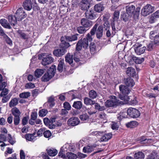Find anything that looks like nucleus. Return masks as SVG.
I'll return each mask as SVG.
<instances>
[{
  "label": "nucleus",
  "mask_w": 159,
  "mask_h": 159,
  "mask_svg": "<svg viewBox=\"0 0 159 159\" xmlns=\"http://www.w3.org/2000/svg\"><path fill=\"white\" fill-rule=\"evenodd\" d=\"M98 26V24H95L91 30L90 33L87 34L86 38L81 39L78 41L76 44V50L79 51L81 49L82 47L84 48H86L88 47L89 41V42L92 41V36L94 35Z\"/></svg>",
  "instance_id": "f257e3e1"
},
{
  "label": "nucleus",
  "mask_w": 159,
  "mask_h": 159,
  "mask_svg": "<svg viewBox=\"0 0 159 159\" xmlns=\"http://www.w3.org/2000/svg\"><path fill=\"white\" fill-rule=\"evenodd\" d=\"M119 88L120 93L119 95V98L124 101V103H127L129 100V97L128 95L130 90L128 87L124 85H120Z\"/></svg>",
  "instance_id": "f03ea898"
},
{
  "label": "nucleus",
  "mask_w": 159,
  "mask_h": 159,
  "mask_svg": "<svg viewBox=\"0 0 159 159\" xmlns=\"http://www.w3.org/2000/svg\"><path fill=\"white\" fill-rule=\"evenodd\" d=\"M126 9L127 14L129 16H132L133 15V18L135 19L138 18L139 15L140 7H138L136 8L135 11V6L132 5L126 6Z\"/></svg>",
  "instance_id": "7ed1b4c3"
},
{
  "label": "nucleus",
  "mask_w": 159,
  "mask_h": 159,
  "mask_svg": "<svg viewBox=\"0 0 159 159\" xmlns=\"http://www.w3.org/2000/svg\"><path fill=\"white\" fill-rule=\"evenodd\" d=\"M120 103L119 100L116 96H112L110 97V99L107 100L105 103V105L107 107H114Z\"/></svg>",
  "instance_id": "20e7f679"
},
{
  "label": "nucleus",
  "mask_w": 159,
  "mask_h": 159,
  "mask_svg": "<svg viewBox=\"0 0 159 159\" xmlns=\"http://www.w3.org/2000/svg\"><path fill=\"white\" fill-rule=\"evenodd\" d=\"M154 10V8L150 4H147L141 10V14L143 16H146L152 13Z\"/></svg>",
  "instance_id": "39448f33"
},
{
  "label": "nucleus",
  "mask_w": 159,
  "mask_h": 159,
  "mask_svg": "<svg viewBox=\"0 0 159 159\" xmlns=\"http://www.w3.org/2000/svg\"><path fill=\"white\" fill-rule=\"evenodd\" d=\"M127 114L131 117L137 118L139 116L140 112L136 108L130 107L127 110Z\"/></svg>",
  "instance_id": "423d86ee"
},
{
  "label": "nucleus",
  "mask_w": 159,
  "mask_h": 159,
  "mask_svg": "<svg viewBox=\"0 0 159 159\" xmlns=\"http://www.w3.org/2000/svg\"><path fill=\"white\" fill-rule=\"evenodd\" d=\"M15 16L17 20L20 21L25 17L26 14L23 9L22 8H20L16 11Z\"/></svg>",
  "instance_id": "0eeeda50"
},
{
  "label": "nucleus",
  "mask_w": 159,
  "mask_h": 159,
  "mask_svg": "<svg viewBox=\"0 0 159 159\" xmlns=\"http://www.w3.org/2000/svg\"><path fill=\"white\" fill-rule=\"evenodd\" d=\"M85 17L86 19L93 20L97 17V15L95 12L93 10H87L85 12Z\"/></svg>",
  "instance_id": "6e6552de"
},
{
  "label": "nucleus",
  "mask_w": 159,
  "mask_h": 159,
  "mask_svg": "<svg viewBox=\"0 0 159 159\" xmlns=\"http://www.w3.org/2000/svg\"><path fill=\"white\" fill-rule=\"evenodd\" d=\"M54 60V59L52 57L51 55L49 54L43 58L42 64L43 65L46 66L53 62Z\"/></svg>",
  "instance_id": "1a4fd4ad"
},
{
  "label": "nucleus",
  "mask_w": 159,
  "mask_h": 159,
  "mask_svg": "<svg viewBox=\"0 0 159 159\" xmlns=\"http://www.w3.org/2000/svg\"><path fill=\"white\" fill-rule=\"evenodd\" d=\"M80 122V120L78 118L73 117L70 118L68 120L67 123L70 126H74L78 125Z\"/></svg>",
  "instance_id": "9d476101"
},
{
  "label": "nucleus",
  "mask_w": 159,
  "mask_h": 159,
  "mask_svg": "<svg viewBox=\"0 0 159 159\" xmlns=\"http://www.w3.org/2000/svg\"><path fill=\"white\" fill-rule=\"evenodd\" d=\"M146 49L145 47L140 44L135 48L134 51L137 55H140L144 52Z\"/></svg>",
  "instance_id": "9b49d317"
},
{
  "label": "nucleus",
  "mask_w": 159,
  "mask_h": 159,
  "mask_svg": "<svg viewBox=\"0 0 159 159\" xmlns=\"http://www.w3.org/2000/svg\"><path fill=\"white\" fill-rule=\"evenodd\" d=\"M55 99L53 96L47 98V102L45 103L44 106L45 107H52L55 105Z\"/></svg>",
  "instance_id": "f8f14e48"
},
{
  "label": "nucleus",
  "mask_w": 159,
  "mask_h": 159,
  "mask_svg": "<svg viewBox=\"0 0 159 159\" xmlns=\"http://www.w3.org/2000/svg\"><path fill=\"white\" fill-rule=\"evenodd\" d=\"M81 25L85 28L91 26L93 24V22L86 18H82L80 22Z\"/></svg>",
  "instance_id": "ddd939ff"
},
{
  "label": "nucleus",
  "mask_w": 159,
  "mask_h": 159,
  "mask_svg": "<svg viewBox=\"0 0 159 159\" xmlns=\"http://www.w3.org/2000/svg\"><path fill=\"white\" fill-rule=\"evenodd\" d=\"M66 52V50L65 48H59L55 50L53 53L55 56L60 57L64 55Z\"/></svg>",
  "instance_id": "4468645a"
},
{
  "label": "nucleus",
  "mask_w": 159,
  "mask_h": 159,
  "mask_svg": "<svg viewBox=\"0 0 159 159\" xmlns=\"http://www.w3.org/2000/svg\"><path fill=\"white\" fill-rule=\"evenodd\" d=\"M157 20H159V11H157L152 15L149 21L150 23H152Z\"/></svg>",
  "instance_id": "2eb2a0df"
},
{
  "label": "nucleus",
  "mask_w": 159,
  "mask_h": 159,
  "mask_svg": "<svg viewBox=\"0 0 159 159\" xmlns=\"http://www.w3.org/2000/svg\"><path fill=\"white\" fill-rule=\"evenodd\" d=\"M23 6L25 10H30L32 7L31 0H25L23 3Z\"/></svg>",
  "instance_id": "dca6fc26"
},
{
  "label": "nucleus",
  "mask_w": 159,
  "mask_h": 159,
  "mask_svg": "<svg viewBox=\"0 0 159 159\" xmlns=\"http://www.w3.org/2000/svg\"><path fill=\"white\" fill-rule=\"evenodd\" d=\"M7 19L11 25L14 26L17 24V20L15 15H9L8 16Z\"/></svg>",
  "instance_id": "f3484780"
},
{
  "label": "nucleus",
  "mask_w": 159,
  "mask_h": 159,
  "mask_svg": "<svg viewBox=\"0 0 159 159\" xmlns=\"http://www.w3.org/2000/svg\"><path fill=\"white\" fill-rule=\"evenodd\" d=\"M126 73L128 76L134 77L136 76L135 69L132 67H128L126 70Z\"/></svg>",
  "instance_id": "a211bd4d"
},
{
  "label": "nucleus",
  "mask_w": 159,
  "mask_h": 159,
  "mask_svg": "<svg viewBox=\"0 0 159 159\" xmlns=\"http://www.w3.org/2000/svg\"><path fill=\"white\" fill-rule=\"evenodd\" d=\"M96 35L98 38L100 39L101 38L103 35V27L102 25H100L98 27V29H96Z\"/></svg>",
  "instance_id": "6ab92c4d"
},
{
  "label": "nucleus",
  "mask_w": 159,
  "mask_h": 159,
  "mask_svg": "<svg viewBox=\"0 0 159 159\" xmlns=\"http://www.w3.org/2000/svg\"><path fill=\"white\" fill-rule=\"evenodd\" d=\"M124 83L127 86L131 87H133L135 84L134 80L130 77L125 79Z\"/></svg>",
  "instance_id": "aec40b11"
},
{
  "label": "nucleus",
  "mask_w": 159,
  "mask_h": 159,
  "mask_svg": "<svg viewBox=\"0 0 159 159\" xmlns=\"http://www.w3.org/2000/svg\"><path fill=\"white\" fill-rule=\"evenodd\" d=\"M36 133H34L32 134H27L25 136V138L27 140L30 141H34L36 139L37 136L35 135Z\"/></svg>",
  "instance_id": "412c9836"
},
{
  "label": "nucleus",
  "mask_w": 159,
  "mask_h": 159,
  "mask_svg": "<svg viewBox=\"0 0 159 159\" xmlns=\"http://www.w3.org/2000/svg\"><path fill=\"white\" fill-rule=\"evenodd\" d=\"M0 23L1 25L5 28L10 29L11 27L10 24L8 22L7 20L5 19L0 20Z\"/></svg>",
  "instance_id": "4be33fe9"
},
{
  "label": "nucleus",
  "mask_w": 159,
  "mask_h": 159,
  "mask_svg": "<svg viewBox=\"0 0 159 159\" xmlns=\"http://www.w3.org/2000/svg\"><path fill=\"white\" fill-rule=\"evenodd\" d=\"M112 134L111 133L105 134L100 139L101 142H106L110 139L112 137Z\"/></svg>",
  "instance_id": "5701e85b"
},
{
  "label": "nucleus",
  "mask_w": 159,
  "mask_h": 159,
  "mask_svg": "<svg viewBox=\"0 0 159 159\" xmlns=\"http://www.w3.org/2000/svg\"><path fill=\"white\" fill-rule=\"evenodd\" d=\"M12 114L14 117H20V110L16 107H15L12 108L11 110Z\"/></svg>",
  "instance_id": "b1692460"
},
{
  "label": "nucleus",
  "mask_w": 159,
  "mask_h": 159,
  "mask_svg": "<svg viewBox=\"0 0 159 159\" xmlns=\"http://www.w3.org/2000/svg\"><path fill=\"white\" fill-rule=\"evenodd\" d=\"M78 35H79L78 34H76L71 36H65V39L67 41L72 42L77 40Z\"/></svg>",
  "instance_id": "393cba45"
},
{
  "label": "nucleus",
  "mask_w": 159,
  "mask_h": 159,
  "mask_svg": "<svg viewBox=\"0 0 159 159\" xmlns=\"http://www.w3.org/2000/svg\"><path fill=\"white\" fill-rule=\"evenodd\" d=\"M83 105L80 101H75L72 105L73 107L78 110L80 109L82 107Z\"/></svg>",
  "instance_id": "a878e982"
},
{
  "label": "nucleus",
  "mask_w": 159,
  "mask_h": 159,
  "mask_svg": "<svg viewBox=\"0 0 159 159\" xmlns=\"http://www.w3.org/2000/svg\"><path fill=\"white\" fill-rule=\"evenodd\" d=\"M138 125V123L135 121H131L126 124V127L129 128H134Z\"/></svg>",
  "instance_id": "bb28decb"
},
{
  "label": "nucleus",
  "mask_w": 159,
  "mask_h": 159,
  "mask_svg": "<svg viewBox=\"0 0 159 159\" xmlns=\"http://www.w3.org/2000/svg\"><path fill=\"white\" fill-rule=\"evenodd\" d=\"M46 151L48 154L51 156H56L57 153V151L56 149L53 148L49 149H47Z\"/></svg>",
  "instance_id": "cd10ccee"
},
{
  "label": "nucleus",
  "mask_w": 159,
  "mask_h": 159,
  "mask_svg": "<svg viewBox=\"0 0 159 159\" xmlns=\"http://www.w3.org/2000/svg\"><path fill=\"white\" fill-rule=\"evenodd\" d=\"M104 9L103 5L100 3L94 6L95 11L98 12H100L103 10Z\"/></svg>",
  "instance_id": "c85d7f7f"
},
{
  "label": "nucleus",
  "mask_w": 159,
  "mask_h": 159,
  "mask_svg": "<svg viewBox=\"0 0 159 159\" xmlns=\"http://www.w3.org/2000/svg\"><path fill=\"white\" fill-rule=\"evenodd\" d=\"M134 159H143L144 155L142 152H139L134 154Z\"/></svg>",
  "instance_id": "c756f323"
},
{
  "label": "nucleus",
  "mask_w": 159,
  "mask_h": 159,
  "mask_svg": "<svg viewBox=\"0 0 159 159\" xmlns=\"http://www.w3.org/2000/svg\"><path fill=\"white\" fill-rule=\"evenodd\" d=\"M53 76L50 74L48 72L43 76L42 80L44 81H48L50 80Z\"/></svg>",
  "instance_id": "7c9ffc66"
},
{
  "label": "nucleus",
  "mask_w": 159,
  "mask_h": 159,
  "mask_svg": "<svg viewBox=\"0 0 159 159\" xmlns=\"http://www.w3.org/2000/svg\"><path fill=\"white\" fill-rule=\"evenodd\" d=\"M84 100V103L86 105H92L95 104L94 101L88 98H85Z\"/></svg>",
  "instance_id": "2f4dec72"
},
{
  "label": "nucleus",
  "mask_w": 159,
  "mask_h": 159,
  "mask_svg": "<svg viewBox=\"0 0 159 159\" xmlns=\"http://www.w3.org/2000/svg\"><path fill=\"white\" fill-rule=\"evenodd\" d=\"M65 61L70 64L72 63L73 61V55L68 53L65 57Z\"/></svg>",
  "instance_id": "473e14b6"
},
{
  "label": "nucleus",
  "mask_w": 159,
  "mask_h": 159,
  "mask_svg": "<svg viewBox=\"0 0 159 159\" xmlns=\"http://www.w3.org/2000/svg\"><path fill=\"white\" fill-rule=\"evenodd\" d=\"M44 70L41 69H37L35 71L34 75L37 78H39L43 74Z\"/></svg>",
  "instance_id": "72a5a7b5"
},
{
  "label": "nucleus",
  "mask_w": 159,
  "mask_h": 159,
  "mask_svg": "<svg viewBox=\"0 0 159 159\" xmlns=\"http://www.w3.org/2000/svg\"><path fill=\"white\" fill-rule=\"evenodd\" d=\"M159 33V30H154L151 31L149 34V38L152 39L158 35Z\"/></svg>",
  "instance_id": "f704fd0d"
},
{
  "label": "nucleus",
  "mask_w": 159,
  "mask_h": 159,
  "mask_svg": "<svg viewBox=\"0 0 159 159\" xmlns=\"http://www.w3.org/2000/svg\"><path fill=\"white\" fill-rule=\"evenodd\" d=\"M61 151H67V150L71 151L72 148L69 143H66L61 148Z\"/></svg>",
  "instance_id": "c9c22d12"
},
{
  "label": "nucleus",
  "mask_w": 159,
  "mask_h": 159,
  "mask_svg": "<svg viewBox=\"0 0 159 159\" xmlns=\"http://www.w3.org/2000/svg\"><path fill=\"white\" fill-rule=\"evenodd\" d=\"M18 103V100L16 98L12 99L9 103V106L11 107L16 105Z\"/></svg>",
  "instance_id": "e433bc0d"
},
{
  "label": "nucleus",
  "mask_w": 159,
  "mask_h": 159,
  "mask_svg": "<svg viewBox=\"0 0 159 159\" xmlns=\"http://www.w3.org/2000/svg\"><path fill=\"white\" fill-rule=\"evenodd\" d=\"M109 24L107 22H105L103 24V25L104 26L106 27V28L105 29L106 30H107L106 34L107 37H109L111 36V35H112V33H111V32L108 29L109 27Z\"/></svg>",
  "instance_id": "4c0bfd02"
},
{
  "label": "nucleus",
  "mask_w": 159,
  "mask_h": 159,
  "mask_svg": "<svg viewBox=\"0 0 159 159\" xmlns=\"http://www.w3.org/2000/svg\"><path fill=\"white\" fill-rule=\"evenodd\" d=\"M133 60L136 64H141L144 61L143 58H140L136 57H132Z\"/></svg>",
  "instance_id": "58836bf2"
},
{
  "label": "nucleus",
  "mask_w": 159,
  "mask_h": 159,
  "mask_svg": "<svg viewBox=\"0 0 159 159\" xmlns=\"http://www.w3.org/2000/svg\"><path fill=\"white\" fill-rule=\"evenodd\" d=\"M127 112H120L117 115V118L119 120H120L123 118L127 117Z\"/></svg>",
  "instance_id": "ea45409f"
},
{
  "label": "nucleus",
  "mask_w": 159,
  "mask_h": 159,
  "mask_svg": "<svg viewBox=\"0 0 159 159\" xmlns=\"http://www.w3.org/2000/svg\"><path fill=\"white\" fill-rule=\"evenodd\" d=\"M131 17L128 15L127 13H124L121 15V19L122 20L125 22L128 21L129 18Z\"/></svg>",
  "instance_id": "a19ab883"
},
{
  "label": "nucleus",
  "mask_w": 159,
  "mask_h": 159,
  "mask_svg": "<svg viewBox=\"0 0 159 159\" xmlns=\"http://www.w3.org/2000/svg\"><path fill=\"white\" fill-rule=\"evenodd\" d=\"M56 70V66H52L48 70V72L52 76H53Z\"/></svg>",
  "instance_id": "79ce46f5"
},
{
  "label": "nucleus",
  "mask_w": 159,
  "mask_h": 159,
  "mask_svg": "<svg viewBox=\"0 0 159 159\" xmlns=\"http://www.w3.org/2000/svg\"><path fill=\"white\" fill-rule=\"evenodd\" d=\"M64 64V60H61L59 61L57 67V70L60 72H61L63 70Z\"/></svg>",
  "instance_id": "37998d69"
},
{
  "label": "nucleus",
  "mask_w": 159,
  "mask_h": 159,
  "mask_svg": "<svg viewBox=\"0 0 159 159\" xmlns=\"http://www.w3.org/2000/svg\"><path fill=\"white\" fill-rule=\"evenodd\" d=\"M93 150L92 147L89 146H87L84 147L83 149V151L84 152L88 153L90 152Z\"/></svg>",
  "instance_id": "c03bdc74"
},
{
  "label": "nucleus",
  "mask_w": 159,
  "mask_h": 159,
  "mask_svg": "<svg viewBox=\"0 0 159 159\" xmlns=\"http://www.w3.org/2000/svg\"><path fill=\"white\" fill-rule=\"evenodd\" d=\"M67 157L69 159H76L77 158L76 154L70 152L67 153Z\"/></svg>",
  "instance_id": "a18cd8bd"
},
{
  "label": "nucleus",
  "mask_w": 159,
  "mask_h": 159,
  "mask_svg": "<svg viewBox=\"0 0 159 159\" xmlns=\"http://www.w3.org/2000/svg\"><path fill=\"white\" fill-rule=\"evenodd\" d=\"M30 96V93L28 92H24L20 93L19 97L20 98H26Z\"/></svg>",
  "instance_id": "49530a36"
},
{
  "label": "nucleus",
  "mask_w": 159,
  "mask_h": 159,
  "mask_svg": "<svg viewBox=\"0 0 159 159\" xmlns=\"http://www.w3.org/2000/svg\"><path fill=\"white\" fill-rule=\"evenodd\" d=\"M95 108L99 111H102L105 109V107L104 106H101L98 103L95 102Z\"/></svg>",
  "instance_id": "de8ad7c7"
},
{
  "label": "nucleus",
  "mask_w": 159,
  "mask_h": 159,
  "mask_svg": "<svg viewBox=\"0 0 159 159\" xmlns=\"http://www.w3.org/2000/svg\"><path fill=\"white\" fill-rule=\"evenodd\" d=\"M97 96L96 92L93 90L90 91L89 93V96L92 99L95 98Z\"/></svg>",
  "instance_id": "09e8293b"
},
{
  "label": "nucleus",
  "mask_w": 159,
  "mask_h": 159,
  "mask_svg": "<svg viewBox=\"0 0 159 159\" xmlns=\"http://www.w3.org/2000/svg\"><path fill=\"white\" fill-rule=\"evenodd\" d=\"M77 29L78 32L80 34L84 33L86 31L84 27L82 26H80L77 27Z\"/></svg>",
  "instance_id": "8fccbe9b"
},
{
  "label": "nucleus",
  "mask_w": 159,
  "mask_h": 159,
  "mask_svg": "<svg viewBox=\"0 0 159 159\" xmlns=\"http://www.w3.org/2000/svg\"><path fill=\"white\" fill-rule=\"evenodd\" d=\"M80 118L81 120L83 121H86L89 118V116L86 113L84 114L80 115Z\"/></svg>",
  "instance_id": "3c124183"
},
{
  "label": "nucleus",
  "mask_w": 159,
  "mask_h": 159,
  "mask_svg": "<svg viewBox=\"0 0 159 159\" xmlns=\"http://www.w3.org/2000/svg\"><path fill=\"white\" fill-rule=\"evenodd\" d=\"M62 38L61 39V40L62 42L61 46L62 47V48H67L70 46L69 43H68L66 42L65 41H62Z\"/></svg>",
  "instance_id": "603ef678"
},
{
  "label": "nucleus",
  "mask_w": 159,
  "mask_h": 159,
  "mask_svg": "<svg viewBox=\"0 0 159 159\" xmlns=\"http://www.w3.org/2000/svg\"><path fill=\"white\" fill-rule=\"evenodd\" d=\"M47 111L45 109H42L39 111V115L40 116H45L47 113Z\"/></svg>",
  "instance_id": "864d4df0"
},
{
  "label": "nucleus",
  "mask_w": 159,
  "mask_h": 159,
  "mask_svg": "<svg viewBox=\"0 0 159 159\" xmlns=\"http://www.w3.org/2000/svg\"><path fill=\"white\" fill-rule=\"evenodd\" d=\"M35 84L32 83H27L25 86V87L26 89H32L35 87Z\"/></svg>",
  "instance_id": "5fc2aeb1"
},
{
  "label": "nucleus",
  "mask_w": 159,
  "mask_h": 159,
  "mask_svg": "<svg viewBox=\"0 0 159 159\" xmlns=\"http://www.w3.org/2000/svg\"><path fill=\"white\" fill-rule=\"evenodd\" d=\"M155 45H156L154 44V43L153 42H151L148 44L147 50L148 51H151Z\"/></svg>",
  "instance_id": "6e6d98bb"
},
{
  "label": "nucleus",
  "mask_w": 159,
  "mask_h": 159,
  "mask_svg": "<svg viewBox=\"0 0 159 159\" xmlns=\"http://www.w3.org/2000/svg\"><path fill=\"white\" fill-rule=\"evenodd\" d=\"M3 38L6 41V43L9 44L10 45H11L12 44V42L11 39L9 38L7 35H5V36H3Z\"/></svg>",
  "instance_id": "4d7b16f0"
},
{
  "label": "nucleus",
  "mask_w": 159,
  "mask_h": 159,
  "mask_svg": "<svg viewBox=\"0 0 159 159\" xmlns=\"http://www.w3.org/2000/svg\"><path fill=\"white\" fill-rule=\"evenodd\" d=\"M43 122L44 124L46 125H49L50 126L52 124V123L51 121H50L48 118H45L43 119Z\"/></svg>",
  "instance_id": "13d9d810"
},
{
  "label": "nucleus",
  "mask_w": 159,
  "mask_h": 159,
  "mask_svg": "<svg viewBox=\"0 0 159 159\" xmlns=\"http://www.w3.org/2000/svg\"><path fill=\"white\" fill-rule=\"evenodd\" d=\"M120 12L119 11H115L113 15V19L114 20H117L119 18V16Z\"/></svg>",
  "instance_id": "bf43d9fd"
},
{
  "label": "nucleus",
  "mask_w": 159,
  "mask_h": 159,
  "mask_svg": "<svg viewBox=\"0 0 159 159\" xmlns=\"http://www.w3.org/2000/svg\"><path fill=\"white\" fill-rule=\"evenodd\" d=\"M157 96V95L155 94L154 93H146L145 94V96H146L148 98H155Z\"/></svg>",
  "instance_id": "052dcab7"
},
{
  "label": "nucleus",
  "mask_w": 159,
  "mask_h": 159,
  "mask_svg": "<svg viewBox=\"0 0 159 159\" xmlns=\"http://www.w3.org/2000/svg\"><path fill=\"white\" fill-rule=\"evenodd\" d=\"M43 134L44 137L46 138H49V137L51 136L52 135V134L51 132L48 130H47L44 131L43 133Z\"/></svg>",
  "instance_id": "680f3d73"
},
{
  "label": "nucleus",
  "mask_w": 159,
  "mask_h": 159,
  "mask_svg": "<svg viewBox=\"0 0 159 159\" xmlns=\"http://www.w3.org/2000/svg\"><path fill=\"white\" fill-rule=\"evenodd\" d=\"M64 108L66 110H69L70 109L71 107L70 104L67 102H65L63 104Z\"/></svg>",
  "instance_id": "e2e57ef3"
},
{
  "label": "nucleus",
  "mask_w": 159,
  "mask_h": 159,
  "mask_svg": "<svg viewBox=\"0 0 159 159\" xmlns=\"http://www.w3.org/2000/svg\"><path fill=\"white\" fill-rule=\"evenodd\" d=\"M153 43L154 44L156 45H159V35H157L156 37L154 38Z\"/></svg>",
  "instance_id": "0e129e2a"
},
{
  "label": "nucleus",
  "mask_w": 159,
  "mask_h": 159,
  "mask_svg": "<svg viewBox=\"0 0 159 159\" xmlns=\"http://www.w3.org/2000/svg\"><path fill=\"white\" fill-rule=\"evenodd\" d=\"M2 91L1 93L0 94V96L2 97L3 96L6 95L8 93V89H4L2 90Z\"/></svg>",
  "instance_id": "69168bd1"
},
{
  "label": "nucleus",
  "mask_w": 159,
  "mask_h": 159,
  "mask_svg": "<svg viewBox=\"0 0 159 159\" xmlns=\"http://www.w3.org/2000/svg\"><path fill=\"white\" fill-rule=\"evenodd\" d=\"M96 46L94 43H91L90 46V51L92 52H94L95 51Z\"/></svg>",
  "instance_id": "338daca9"
},
{
  "label": "nucleus",
  "mask_w": 159,
  "mask_h": 159,
  "mask_svg": "<svg viewBox=\"0 0 159 159\" xmlns=\"http://www.w3.org/2000/svg\"><path fill=\"white\" fill-rule=\"evenodd\" d=\"M20 117H14V124L15 125H17L20 122Z\"/></svg>",
  "instance_id": "774afa93"
}]
</instances>
